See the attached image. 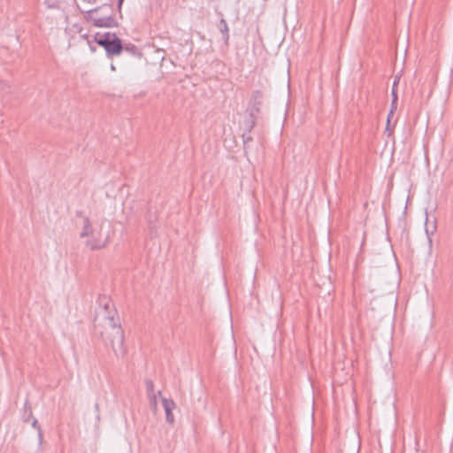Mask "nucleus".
Masks as SVG:
<instances>
[{
	"label": "nucleus",
	"mask_w": 453,
	"mask_h": 453,
	"mask_svg": "<svg viewBox=\"0 0 453 453\" xmlns=\"http://www.w3.org/2000/svg\"><path fill=\"white\" fill-rule=\"evenodd\" d=\"M80 238L84 240L85 246L91 250L104 248L108 243V234L104 232L106 219L97 216H88L79 213Z\"/></svg>",
	"instance_id": "f257e3e1"
},
{
	"label": "nucleus",
	"mask_w": 453,
	"mask_h": 453,
	"mask_svg": "<svg viewBox=\"0 0 453 453\" xmlns=\"http://www.w3.org/2000/svg\"><path fill=\"white\" fill-rule=\"evenodd\" d=\"M106 338L110 340L111 349L115 355L118 357H123L126 353L124 332L120 325L113 320L110 313L108 317V327L106 328Z\"/></svg>",
	"instance_id": "f03ea898"
},
{
	"label": "nucleus",
	"mask_w": 453,
	"mask_h": 453,
	"mask_svg": "<svg viewBox=\"0 0 453 453\" xmlns=\"http://www.w3.org/2000/svg\"><path fill=\"white\" fill-rule=\"evenodd\" d=\"M95 41L97 44L104 48L109 56L119 55L122 51L123 47L121 41L115 34H96L95 35Z\"/></svg>",
	"instance_id": "7ed1b4c3"
},
{
	"label": "nucleus",
	"mask_w": 453,
	"mask_h": 453,
	"mask_svg": "<svg viewBox=\"0 0 453 453\" xmlns=\"http://www.w3.org/2000/svg\"><path fill=\"white\" fill-rule=\"evenodd\" d=\"M263 99L264 94L261 90L252 91L247 106V111L250 117L252 119L253 125L255 123V120L257 119L258 114L260 113Z\"/></svg>",
	"instance_id": "20e7f679"
},
{
	"label": "nucleus",
	"mask_w": 453,
	"mask_h": 453,
	"mask_svg": "<svg viewBox=\"0 0 453 453\" xmlns=\"http://www.w3.org/2000/svg\"><path fill=\"white\" fill-rule=\"evenodd\" d=\"M162 403L166 414V421L170 424H173L174 416L173 410L176 407L175 403L172 399L162 398Z\"/></svg>",
	"instance_id": "39448f33"
},
{
	"label": "nucleus",
	"mask_w": 453,
	"mask_h": 453,
	"mask_svg": "<svg viewBox=\"0 0 453 453\" xmlns=\"http://www.w3.org/2000/svg\"><path fill=\"white\" fill-rule=\"evenodd\" d=\"M67 26L65 28V35L69 37V43H71V40H73L76 35H81L82 32V27L78 23H71L66 18Z\"/></svg>",
	"instance_id": "423d86ee"
},
{
	"label": "nucleus",
	"mask_w": 453,
	"mask_h": 453,
	"mask_svg": "<svg viewBox=\"0 0 453 453\" xmlns=\"http://www.w3.org/2000/svg\"><path fill=\"white\" fill-rule=\"evenodd\" d=\"M435 229H436V226H435L434 223L431 224L430 226L428 225V217L426 216V228H425V231H426V234L427 235L428 242L430 244L432 243V239H431L430 235L434 233Z\"/></svg>",
	"instance_id": "0eeeda50"
},
{
	"label": "nucleus",
	"mask_w": 453,
	"mask_h": 453,
	"mask_svg": "<svg viewBox=\"0 0 453 453\" xmlns=\"http://www.w3.org/2000/svg\"><path fill=\"white\" fill-rule=\"evenodd\" d=\"M96 27H111L112 19L111 18H102L94 20Z\"/></svg>",
	"instance_id": "6e6552de"
},
{
	"label": "nucleus",
	"mask_w": 453,
	"mask_h": 453,
	"mask_svg": "<svg viewBox=\"0 0 453 453\" xmlns=\"http://www.w3.org/2000/svg\"><path fill=\"white\" fill-rule=\"evenodd\" d=\"M157 395H161V391H158ZM148 396H149V399H150V404L151 409L154 411H157V393L156 394H152V395H149Z\"/></svg>",
	"instance_id": "1a4fd4ad"
},
{
	"label": "nucleus",
	"mask_w": 453,
	"mask_h": 453,
	"mask_svg": "<svg viewBox=\"0 0 453 453\" xmlns=\"http://www.w3.org/2000/svg\"><path fill=\"white\" fill-rule=\"evenodd\" d=\"M220 25H221L220 31L222 32V34L225 35V37L227 40L228 39V27H227V23H226V21L224 19H222L220 20Z\"/></svg>",
	"instance_id": "9d476101"
},
{
	"label": "nucleus",
	"mask_w": 453,
	"mask_h": 453,
	"mask_svg": "<svg viewBox=\"0 0 453 453\" xmlns=\"http://www.w3.org/2000/svg\"><path fill=\"white\" fill-rule=\"evenodd\" d=\"M32 426L33 427H35L37 432H38V439H39V442L40 444L42 442V429L38 424V421L36 419H34L33 423H32Z\"/></svg>",
	"instance_id": "9b49d317"
},
{
	"label": "nucleus",
	"mask_w": 453,
	"mask_h": 453,
	"mask_svg": "<svg viewBox=\"0 0 453 453\" xmlns=\"http://www.w3.org/2000/svg\"><path fill=\"white\" fill-rule=\"evenodd\" d=\"M145 386H146V390H147L148 395H152V394H156L155 391H154V384H153L152 380H147L145 381Z\"/></svg>",
	"instance_id": "f8f14e48"
},
{
	"label": "nucleus",
	"mask_w": 453,
	"mask_h": 453,
	"mask_svg": "<svg viewBox=\"0 0 453 453\" xmlns=\"http://www.w3.org/2000/svg\"><path fill=\"white\" fill-rule=\"evenodd\" d=\"M396 107H397V97L395 96V98H393V100H392L391 110L389 111V116H393L394 115V111L396 110Z\"/></svg>",
	"instance_id": "ddd939ff"
},
{
	"label": "nucleus",
	"mask_w": 453,
	"mask_h": 453,
	"mask_svg": "<svg viewBox=\"0 0 453 453\" xmlns=\"http://www.w3.org/2000/svg\"><path fill=\"white\" fill-rule=\"evenodd\" d=\"M104 307L106 311L110 310L111 307H112V303H111V301H107L104 304Z\"/></svg>",
	"instance_id": "4468645a"
},
{
	"label": "nucleus",
	"mask_w": 453,
	"mask_h": 453,
	"mask_svg": "<svg viewBox=\"0 0 453 453\" xmlns=\"http://www.w3.org/2000/svg\"><path fill=\"white\" fill-rule=\"evenodd\" d=\"M392 96L395 98V96L397 97L396 89L395 88H392Z\"/></svg>",
	"instance_id": "2eb2a0df"
},
{
	"label": "nucleus",
	"mask_w": 453,
	"mask_h": 453,
	"mask_svg": "<svg viewBox=\"0 0 453 453\" xmlns=\"http://www.w3.org/2000/svg\"><path fill=\"white\" fill-rule=\"evenodd\" d=\"M392 117L393 116H389V114L388 115V127H387V129H388L390 119H391Z\"/></svg>",
	"instance_id": "dca6fc26"
},
{
	"label": "nucleus",
	"mask_w": 453,
	"mask_h": 453,
	"mask_svg": "<svg viewBox=\"0 0 453 453\" xmlns=\"http://www.w3.org/2000/svg\"><path fill=\"white\" fill-rule=\"evenodd\" d=\"M398 81H399V78H395V81H394V84H393V88H395V87H396V84H397Z\"/></svg>",
	"instance_id": "f3484780"
},
{
	"label": "nucleus",
	"mask_w": 453,
	"mask_h": 453,
	"mask_svg": "<svg viewBox=\"0 0 453 453\" xmlns=\"http://www.w3.org/2000/svg\"><path fill=\"white\" fill-rule=\"evenodd\" d=\"M81 37H82V38H87L88 36H87V35H86V34H84V35H81Z\"/></svg>",
	"instance_id": "a211bd4d"
},
{
	"label": "nucleus",
	"mask_w": 453,
	"mask_h": 453,
	"mask_svg": "<svg viewBox=\"0 0 453 453\" xmlns=\"http://www.w3.org/2000/svg\"><path fill=\"white\" fill-rule=\"evenodd\" d=\"M96 12V9H94L92 11H89L88 12Z\"/></svg>",
	"instance_id": "6ab92c4d"
},
{
	"label": "nucleus",
	"mask_w": 453,
	"mask_h": 453,
	"mask_svg": "<svg viewBox=\"0 0 453 453\" xmlns=\"http://www.w3.org/2000/svg\"><path fill=\"white\" fill-rule=\"evenodd\" d=\"M122 1H123V0H119V4H121Z\"/></svg>",
	"instance_id": "aec40b11"
}]
</instances>
